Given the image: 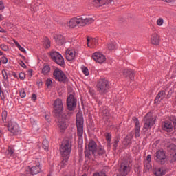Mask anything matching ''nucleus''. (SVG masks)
I'll return each instance as SVG.
<instances>
[{
    "mask_svg": "<svg viewBox=\"0 0 176 176\" xmlns=\"http://www.w3.org/2000/svg\"><path fill=\"white\" fill-rule=\"evenodd\" d=\"M92 23H94V18L81 15L72 18L67 24L69 28L74 29L76 27H86Z\"/></svg>",
    "mask_w": 176,
    "mask_h": 176,
    "instance_id": "f257e3e1",
    "label": "nucleus"
},
{
    "mask_svg": "<svg viewBox=\"0 0 176 176\" xmlns=\"http://www.w3.org/2000/svg\"><path fill=\"white\" fill-rule=\"evenodd\" d=\"M63 100L60 98L56 99L54 102V113L55 118H62L66 120L70 119L71 116H72V112L69 111L63 112Z\"/></svg>",
    "mask_w": 176,
    "mask_h": 176,
    "instance_id": "f03ea898",
    "label": "nucleus"
},
{
    "mask_svg": "<svg viewBox=\"0 0 176 176\" xmlns=\"http://www.w3.org/2000/svg\"><path fill=\"white\" fill-rule=\"evenodd\" d=\"M72 149V140L68 138H65L60 147V153L62 157H68V156H69V153H71Z\"/></svg>",
    "mask_w": 176,
    "mask_h": 176,
    "instance_id": "7ed1b4c3",
    "label": "nucleus"
},
{
    "mask_svg": "<svg viewBox=\"0 0 176 176\" xmlns=\"http://www.w3.org/2000/svg\"><path fill=\"white\" fill-rule=\"evenodd\" d=\"M97 91L100 94H105L109 91V82L105 78L99 80L97 84Z\"/></svg>",
    "mask_w": 176,
    "mask_h": 176,
    "instance_id": "20e7f679",
    "label": "nucleus"
},
{
    "mask_svg": "<svg viewBox=\"0 0 176 176\" xmlns=\"http://www.w3.org/2000/svg\"><path fill=\"white\" fill-rule=\"evenodd\" d=\"M77 136L80 140L83 138V117L82 115H76Z\"/></svg>",
    "mask_w": 176,
    "mask_h": 176,
    "instance_id": "39448f33",
    "label": "nucleus"
},
{
    "mask_svg": "<svg viewBox=\"0 0 176 176\" xmlns=\"http://www.w3.org/2000/svg\"><path fill=\"white\" fill-rule=\"evenodd\" d=\"M144 129L146 130L151 129L156 122V117L152 113H148L144 117Z\"/></svg>",
    "mask_w": 176,
    "mask_h": 176,
    "instance_id": "423d86ee",
    "label": "nucleus"
},
{
    "mask_svg": "<svg viewBox=\"0 0 176 176\" xmlns=\"http://www.w3.org/2000/svg\"><path fill=\"white\" fill-rule=\"evenodd\" d=\"M50 57L52 60L54 61L58 65H60V67H63L65 65V63L64 62V58H63V56L60 54L58 52L52 51L50 53Z\"/></svg>",
    "mask_w": 176,
    "mask_h": 176,
    "instance_id": "0eeeda50",
    "label": "nucleus"
},
{
    "mask_svg": "<svg viewBox=\"0 0 176 176\" xmlns=\"http://www.w3.org/2000/svg\"><path fill=\"white\" fill-rule=\"evenodd\" d=\"M76 102L77 100L76 98H75V96H74L72 94H70L67 99V109L69 111L75 110V108H76Z\"/></svg>",
    "mask_w": 176,
    "mask_h": 176,
    "instance_id": "6e6552de",
    "label": "nucleus"
},
{
    "mask_svg": "<svg viewBox=\"0 0 176 176\" xmlns=\"http://www.w3.org/2000/svg\"><path fill=\"white\" fill-rule=\"evenodd\" d=\"M54 79L56 80H58V82H65L67 80V76H65V74H64V72L62 70H60V69H56L54 71L53 73Z\"/></svg>",
    "mask_w": 176,
    "mask_h": 176,
    "instance_id": "1a4fd4ad",
    "label": "nucleus"
},
{
    "mask_svg": "<svg viewBox=\"0 0 176 176\" xmlns=\"http://www.w3.org/2000/svg\"><path fill=\"white\" fill-rule=\"evenodd\" d=\"M155 159L160 164L166 163V153L164 151H158L155 154Z\"/></svg>",
    "mask_w": 176,
    "mask_h": 176,
    "instance_id": "9d476101",
    "label": "nucleus"
},
{
    "mask_svg": "<svg viewBox=\"0 0 176 176\" xmlns=\"http://www.w3.org/2000/svg\"><path fill=\"white\" fill-rule=\"evenodd\" d=\"M160 35L157 32H153L150 37V43L154 46H159L160 45Z\"/></svg>",
    "mask_w": 176,
    "mask_h": 176,
    "instance_id": "9b49d317",
    "label": "nucleus"
},
{
    "mask_svg": "<svg viewBox=\"0 0 176 176\" xmlns=\"http://www.w3.org/2000/svg\"><path fill=\"white\" fill-rule=\"evenodd\" d=\"M8 130L13 134V135H17V134H20L21 131H20V127H19V124L16 122H10L8 124Z\"/></svg>",
    "mask_w": 176,
    "mask_h": 176,
    "instance_id": "f8f14e48",
    "label": "nucleus"
},
{
    "mask_svg": "<svg viewBox=\"0 0 176 176\" xmlns=\"http://www.w3.org/2000/svg\"><path fill=\"white\" fill-rule=\"evenodd\" d=\"M122 176H126L130 173V162H124L121 164L120 168Z\"/></svg>",
    "mask_w": 176,
    "mask_h": 176,
    "instance_id": "ddd939ff",
    "label": "nucleus"
},
{
    "mask_svg": "<svg viewBox=\"0 0 176 176\" xmlns=\"http://www.w3.org/2000/svg\"><path fill=\"white\" fill-rule=\"evenodd\" d=\"M92 58L96 61V63H98L99 64L105 63V60H107L105 56L100 52H94L92 54Z\"/></svg>",
    "mask_w": 176,
    "mask_h": 176,
    "instance_id": "4468645a",
    "label": "nucleus"
},
{
    "mask_svg": "<svg viewBox=\"0 0 176 176\" xmlns=\"http://www.w3.org/2000/svg\"><path fill=\"white\" fill-rule=\"evenodd\" d=\"M57 119H58V127L60 133H64V131L67 130V127H68V125H67V122H65V120H69V119H64L62 117L59 118H57Z\"/></svg>",
    "mask_w": 176,
    "mask_h": 176,
    "instance_id": "2eb2a0df",
    "label": "nucleus"
},
{
    "mask_svg": "<svg viewBox=\"0 0 176 176\" xmlns=\"http://www.w3.org/2000/svg\"><path fill=\"white\" fill-rule=\"evenodd\" d=\"M54 39L56 45H58V46H63V45L66 42L65 37L63 36V34H54Z\"/></svg>",
    "mask_w": 176,
    "mask_h": 176,
    "instance_id": "dca6fc26",
    "label": "nucleus"
},
{
    "mask_svg": "<svg viewBox=\"0 0 176 176\" xmlns=\"http://www.w3.org/2000/svg\"><path fill=\"white\" fill-rule=\"evenodd\" d=\"M112 0H93L92 3L96 8L104 6V5H109L112 3Z\"/></svg>",
    "mask_w": 176,
    "mask_h": 176,
    "instance_id": "f3484780",
    "label": "nucleus"
},
{
    "mask_svg": "<svg viewBox=\"0 0 176 176\" xmlns=\"http://www.w3.org/2000/svg\"><path fill=\"white\" fill-rule=\"evenodd\" d=\"M164 98H166V91L162 90L157 94L154 101L155 104H160L162 100H164Z\"/></svg>",
    "mask_w": 176,
    "mask_h": 176,
    "instance_id": "a211bd4d",
    "label": "nucleus"
},
{
    "mask_svg": "<svg viewBox=\"0 0 176 176\" xmlns=\"http://www.w3.org/2000/svg\"><path fill=\"white\" fill-rule=\"evenodd\" d=\"M97 143H96V142H94V140L89 142L88 144V150L92 153V155L94 156H96L97 153Z\"/></svg>",
    "mask_w": 176,
    "mask_h": 176,
    "instance_id": "6ab92c4d",
    "label": "nucleus"
},
{
    "mask_svg": "<svg viewBox=\"0 0 176 176\" xmlns=\"http://www.w3.org/2000/svg\"><path fill=\"white\" fill-rule=\"evenodd\" d=\"M135 123V138H140V131L141 130V126H140V121L137 118H133Z\"/></svg>",
    "mask_w": 176,
    "mask_h": 176,
    "instance_id": "aec40b11",
    "label": "nucleus"
},
{
    "mask_svg": "<svg viewBox=\"0 0 176 176\" xmlns=\"http://www.w3.org/2000/svg\"><path fill=\"white\" fill-rule=\"evenodd\" d=\"M76 52L74 50H67L65 52V57L67 61H72L75 58Z\"/></svg>",
    "mask_w": 176,
    "mask_h": 176,
    "instance_id": "412c9836",
    "label": "nucleus"
},
{
    "mask_svg": "<svg viewBox=\"0 0 176 176\" xmlns=\"http://www.w3.org/2000/svg\"><path fill=\"white\" fill-rule=\"evenodd\" d=\"M87 45L88 47L94 49L98 45V40L97 38H87Z\"/></svg>",
    "mask_w": 176,
    "mask_h": 176,
    "instance_id": "4be33fe9",
    "label": "nucleus"
},
{
    "mask_svg": "<svg viewBox=\"0 0 176 176\" xmlns=\"http://www.w3.org/2000/svg\"><path fill=\"white\" fill-rule=\"evenodd\" d=\"M170 157H172L170 162L173 163V162H176V146L172 144L169 146Z\"/></svg>",
    "mask_w": 176,
    "mask_h": 176,
    "instance_id": "5701e85b",
    "label": "nucleus"
},
{
    "mask_svg": "<svg viewBox=\"0 0 176 176\" xmlns=\"http://www.w3.org/2000/svg\"><path fill=\"white\" fill-rule=\"evenodd\" d=\"M123 76H124V78H129L131 80H133V79H134V72L131 69H124Z\"/></svg>",
    "mask_w": 176,
    "mask_h": 176,
    "instance_id": "b1692460",
    "label": "nucleus"
},
{
    "mask_svg": "<svg viewBox=\"0 0 176 176\" xmlns=\"http://www.w3.org/2000/svg\"><path fill=\"white\" fill-rule=\"evenodd\" d=\"M163 129L168 133L173 131V124L170 121H165L163 125Z\"/></svg>",
    "mask_w": 176,
    "mask_h": 176,
    "instance_id": "393cba45",
    "label": "nucleus"
},
{
    "mask_svg": "<svg viewBox=\"0 0 176 176\" xmlns=\"http://www.w3.org/2000/svg\"><path fill=\"white\" fill-rule=\"evenodd\" d=\"M29 173L32 175H36V174H39V173H41V166H39V165L32 166L29 169Z\"/></svg>",
    "mask_w": 176,
    "mask_h": 176,
    "instance_id": "a878e982",
    "label": "nucleus"
},
{
    "mask_svg": "<svg viewBox=\"0 0 176 176\" xmlns=\"http://www.w3.org/2000/svg\"><path fill=\"white\" fill-rule=\"evenodd\" d=\"M133 140V135L130 134L126 135V137L124 138V140L122 142V144L124 146H129V145H131V140Z\"/></svg>",
    "mask_w": 176,
    "mask_h": 176,
    "instance_id": "bb28decb",
    "label": "nucleus"
},
{
    "mask_svg": "<svg viewBox=\"0 0 176 176\" xmlns=\"http://www.w3.org/2000/svg\"><path fill=\"white\" fill-rule=\"evenodd\" d=\"M96 153L98 155V156H104V155L107 153V151L102 146H100L96 148Z\"/></svg>",
    "mask_w": 176,
    "mask_h": 176,
    "instance_id": "cd10ccee",
    "label": "nucleus"
},
{
    "mask_svg": "<svg viewBox=\"0 0 176 176\" xmlns=\"http://www.w3.org/2000/svg\"><path fill=\"white\" fill-rule=\"evenodd\" d=\"M155 175L156 176H163L164 175V171L163 170V168H160L155 170L154 173Z\"/></svg>",
    "mask_w": 176,
    "mask_h": 176,
    "instance_id": "c85d7f7f",
    "label": "nucleus"
},
{
    "mask_svg": "<svg viewBox=\"0 0 176 176\" xmlns=\"http://www.w3.org/2000/svg\"><path fill=\"white\" fill-rule=\"evenodd\" d=\"M50 72V65H45L42 69V74L43 75H47Z\"/></svg>",
    "mask_w": 176,
    "mask_h": 176,
    "instance_id": "c756f323",
    "label": "nucleus"
},
{
    "mask_svg": "<svg viewBox=\"0 0 176 176\" xmlns=\"http://www.w3.org/2000/svg\"><path fill=\"white\" fill-rule=\"evenodd\" d=\"M14 154V148H13L12 146H8L7 155L8 156H13Z\"/></svg>",
    "mask_w": 176,
    "mask_h": 176,
    "instance_id": "7c9ffc66",
    "label": "nucleus"
},
{
    "mask_svg": "<svg viewBox=\"0 0 176 176\" xmlns=\"http://www.w3.org/2000/svg\"><path fill=\"white\" fill-rule=\"evenodd\" d=\"M102 116H103L104 118H108L109 116V111L107 109V107H105L103 111L101 113Z\"/></svg>",
    "mask_w": 176,
    "mask_h": 176,
    "instance_id": "2f4dec72",
    "label": "nucleus"
},
{
    "mask_svg": "<svg viewBox=\"0 0 176 176\" xmlns=\"http://www.w3.org/2000/svg\"><path fill=\"white\" fill-rule=\"evenodd\" d=\"M65 157V158L62 160V162L60 163V167L62 168H64V167H65V166H67V163H68L69 156L68 157Z\"/></svg>",
    "mask_w": 176,
    "mask_h": 176,
    "instance_id": "473e14b6",
    "label": "nucleus"
},
{
    "mask_svg": "<svg viewBox=\"0 0 176 176\" xmlns=\"http://www.w3.org/2000/svg\"><path fill=\"white\" fill-rule=\"evenodd\" d=\"M49 141H47V140L45 139L44 140H43V149H45V151L49 149Z\"/></svg>",
    "mask_w": 176,
    "mask_h": 176,
    "instance_id": "72a5a7b5",
    "label": "nucleus"
},
{
    "mask_svg": "<svg viewBox=\"0 0 176 176\" xmlns=\"http://www.w3.org/2000/svg\"><path fill=\"white\" fill-rule=\"evenodd\" d=\"M90 152H91L90 150L85 149V157H87V159H91V153Z\"/></svg>",
    "mask_w": 176,
    "mask_h": 176,
    "instance_id": "f704fd0d",
    "label": "nucleus"
},
{
    "mask_svg": "<svg viewBox=\"0 0 176 176\" xmlns=\"http://www.w3.org/2000/svg\"><path fill=\"white\" fill-rule=\"evenodd\" d=\"M2 120L3 122H6V118H8V111H3L2 114H1Z\"/></svg>",
    "mask_w": 176,
    "mask_h": 176,
    "instance_id": "c9c22d12",
    "label": "nucleus"
},
{
    "mask_svg": "<svg viewBox=\"0 0 176 176\" xmlns=\"http://www.w3.org/2000/svg\"><path fill=\"white\" fill-rule=\"evenodd\" d=\"M170 120L171 122L173 123V127H174L175 130H176V117L175 116L170 117Z\"/></svg>",
    "mask_w": 176,
    "mask_h": 176,
    "instance_id": "e433bc0d",
    "label": "nucleus"
},
{
    "mask_svg": "<svg viewBox=\"0 0 176 176\" xmlns=\"http://www.w3.org/2000/svg\"><path fill=\"white\" fill-rule=\"evenodd\" d=\"M163 24H164V20L163 19V18H159L157 20V25L161 27V25H163Z\"/></svg>",
    "mask_w": 176,
    "mask_h": 176,
    "instance_id": "4c0bfd02",
    "label": "nucleus"
},
{
    "mask_svg": "<svg viewBox=\"0 0 176 176\" xmlns=\"http://www.w3.org/2000/svg\"><path fill=\"white\" fill-rule=\"evenodd\" d=\"M19 94H20V97H21V98H24V97H25V96H26L25 89H21L19 91Z\"/></svg>",
    "mask_w": 176,
    "mask_h": 176,
    "instance_id": "58836bf2",
    "label": "nucleus"
},
{
    "mask_svg": "<svg viewBox=\"0 0 176 176\" xmlns=\"http://www.w3.org/2000/svg\"><path fill=\"white\" fill-rule=\"evenodd\" d=\"M107 47L109 50H115L116 46L115 44L111 43L108 44Z\"/></svg>",
    "mask_w": 176,
    "mask_h": 176,
    "instance_id": "ea45409f",
    "label": "nucleus"
},
{
    "mask_svg": "<svg viewBox=\"0 0 176 176\" xmlns=\"http://www.w3.org/2000/svg\"><path fill=\"white\" fill-rule=\"evenodd\" d=\"M112 140V136L110 133H107L106 135V140L107 141L108 144H111V141Z\"/></svg>",
    "mask_w": 176,
    "mask_h": 176,
    "instance_id": "a19ab883",
    "label": "nucleus"
},
{
    "mask_svg": "<svg viewBox=\"0 0 176 176\" xmlns=\"http://www.w3.org/2000/svg\"><path fill=\"white\" fill-rule=\"evenodd\" d=\"M45 46L47 49H49L50 47V40L49 38H45Z\"/></svg>",
    "mask_w": 176,
    "mask_h": 176,
    "instance_id": "79ce46f5",
    "label": "nucleus"
},
{
    "mask_svg": "<svg viewBox=\"0 0 176 176\" xmlns=\"http://www.w3.org/2000/svg\"><path fill=\"white\" fill-rule=\"evenodd\" d=\"M1 49H2V50H4V52H7V50H9V47H8V45H5V44H1L0 45Z\"/></svg>",
    "mask_w": 176,
    "mask_h": 176,
    "instance_id": "37998d69",
    "label": "nucleus"
},
{
    "mask_svg": "<svg viewBox=\"0 0 176 176\" xmlns=\"http://www.w3.org/2000/svg\"><path fill=\"white\" fill-rule=\"evenodd\" d=\"M53 83V82L52 81V79L48 78L46 80V86L47 87H50V86H52V84Z\"/></svg>",
    "mask_w": 176,
    "mask_h": 176,
    "instance_id": "c03bdc74",
    "label": "nucleus"
},
{
    "mask_svg": "<svg viewBox=\"0 0 176 176\" xmlns=\"http://www.w3.org/2000/svg\"><path fill=\"white\" fill-rule=\"evenodd\" d=\"M82 69L83 74H84L86 76H88V75H89V69H87V67H83Z\"/></svg>",
    "mask_w": 176,
    "mask_h": 176,
    "instance_id": "a18cd8bd",
    "label": "nucleus"
},
{
    "mask_svg": "<svg viewBox=\"0 0 176 176\" xmlns=\"http://www.w3.org/2000/svg\"><path fill=\"white\" fill-rule=\"evenodd\" d=\"M2 75L3 79H5V80H8V73L5 70L2 71Z\"/></svg>",
    "mask_w": 176,
    "mask_h": 176,
    "instance_id": "49530a36",
    "label": "nucleus"
},
{
    "mask_svg": "<svg viewBox=\"0 0 176 176\" xmlns=\"http://www.w3.org/2000/svg\"><path fill=\"white\" fill-rule=\"evenodd\" d=\"M19 78L21 79V80H24L25 79V74L21 72L19 74Z\"/></svg>",
    "mask_w": 176,
    "mask_h": 176,
    "instance_id": "de8ad7c7",
    "label": "nucleus"
},
{
    "mask_svg": "<svg viewBox=\"0 0 176 176\" xmlns=\"http://www.w3.org/2000/svg\"><path fill=\"white\" fill-rule=\"evenodd\" d=\"M118 144H119V139H116L114 142H113L114 149H116V148H118Z\"/></svg>",
    "mask_w": 176,
    "mask_h": 176,
    "instance_id": "09e8293b",
    "label": "nucleus"
},
{
    "mask_svg": "<svg viewBox=\"0 0 176 176\" xmlns=\"http://www.w3.org/2000/svg\"><path fill=\"white\" fill-rule=\"evenodd\" d=\"M1 62L3 64H6L8 63V58L3 56L1 58Z\"/></svg>",
    "mask_w": 176,
    "mask_h": 176,
    "instance_id": "8fccbe9b",
    "label": "nucleus"
},
{
    "mask_svg": "<svg viewBox=\"0 0 176 176\" xmlns=\"http://www.w3.org/2000/svg\"><path fill=\"white\" fill-rule=\"evenodd\" d=\"M163 1V2H166V3H174L175 2V0H161Z\"/></svg>",
    "mask_w": 176,
    "mask_h": 176,
    "instance_id": "3c124183",
    "label": "nucleus"
},
{
    "mask_svg": "<svg viewBox=\"0 0 176 176\" xmlns=\"http://www.w3.org/2000/svg\"><path fill=\"white\" fill-rule=\"evenodd\" d=\"M18 49L22 52L23 53H27V51H25V49H24V47H21V45H19L18 47Z\"/></svg>",
    "mask_w": 176,
    "mask_h": 176,
    "instance_id": "603ef678",
    "label": "nucleus"
},
{
    "mask_svg": "<svg viewBox=\"0 0 176 176\" xmlns=\"http://www.w3.org/2000/svg\"><path fill=\"white\" fill-rule=\"evenodd\" d=\"M5 9V6L3 5V1H0V10H3Z\"/></svg>",
    "mask_w": 176,
    "mask_h": 176,
    "instance_id": "864d4df0",
    "label": "nucleus"
},
{
    "mask_svg": "<svg viewBox=\"0 0 176 176\" xmlns=\"http://www.w3.org/2000/svg\"><path fill=\"white\" fill-rule=\"evenodd\" d=\"M19 64L21 66H22L23 68H27V65H25V63H24V62H23V60H21Z\"/></svg>",
    "mask_w": 176,
    "mask_h": 176,
    "instance_id": "5fc2aeb1",
    "label": "nucleus"
},
{
    "mask_svg": "<svg viewBox=\"0 0 176 176\" xmlns=\"http://www.w3.org/2000/svg\"><path fill=\"white\" fill-rule=\"evenodd\" d=\"M146 160L148 162V163H151V161L152 160V156L151 155H147Z\"/></svg>",
    "mask_w": 176,
    "mask_h": 176,
    "instance_id": "6e6d98bb",
    "label": "nucleus"
},
{
    "mask_svg": "<svg viewBox=\"0 0 176 176\" xmlns=\"http://www.w3.org/2000/svg\"><path fill=\"white\" fill-rule=\"evenodd\" d=\"M32 100L33 101H36V94H32Z\"/></svg>",
    "mask_w": 176,
    "mask_h": 176,
    "instance_id": "4d7b16f0",
    "label": "nucleus"
},
{
    "mask_svg": "<svg viewBox=\"0 0 176 176\" xmlns=\"http://www.w3.org/2000/svg\"><path fill=\"white\" fill-rule=\"evenodd\" d=\"M40 162H41V160L36 159L35 161L36 166H39V167H41Z\"/></svg>",
    "mask_w": 176,
    "mask_h": 176,
    "instance_id": "13d9d810",
    "label": "nucleus"
},
{
    "mask_svg": "<svg viewBox=\"0 0 176 176\" xmlns=\"http://www.w3.org/2000/svg\"><path fill=\"white\" fill-rule=\"evenodd\" d=\"M144 167H146V168L149 170V168H151V164H149V162L147 164H144Z\"/></svg>",
    "mask_w": 176,
    "mask_h": 176,
    "instance_id": "bf43d9fd",
    "label": "nucleus"
},
{
    "mask_svg": "<svg viewBox=\"0 0 176 176\" xmlns=\"http://www.w3.org/2000/svg\"><path fill=\"white\" fill-rule=\"evenodd\" d=\"M14 43L16 45L17 47L20 46V43L16 40H14Z\"/></svg>",
    "mask_w": 176,
    "mask_h": 176,
    "instance_id": "052dcab7",
    "label": "nucleus"
},
{
    "mask_svg": "<svg viewBox=\"0 0 176 176\" xmlns=\"http://www.w3.org/2000/svg\"><path fill=\"white\" fill-rule=\"evenodd\" d=\"M0 32L6 33V32L5 31V29L0 26Z\"/></svg>",
    "mask_w": 176,
    "mask_h": 176,
    "instance_id": "680f3d73",
    "label": "nucleus"
},
{
    "mask_svg": "<svg viewBox=\"0 0 176 176\" xmlns=\"http://www.w3.org/2000/svg\"><path fill=\"white\" fill-rule=\"evenodd\" d=\"M28 73L30 74V76H32V69H29Z\"/></svg>",
    "mask_w": 176,
    "mask_h": 176,
    "instance_id": "e2e57ef3",
    "label": "nucleus"
},
{
    "mask_svg": "<svg viewBox=\"0 0 176 176\" xmlns=\"http://www.w3.org/2000/svg\"><path fill=\"white\" fill-rule=\"evenodd\" d=\"M12 75L14 78H17V74H16V72H12Z\"/></svg>",
    "mask_w": 176,
    "mask_h": 176,
    "instance_id": "0e129e2a",
    "label": "nucleus"
},
{
    "mask_svg": "<svg viewBox=\"0 0 176 176\" xmlns=\"http://www.w3.org/2000/svg\"><path fill=\"white\" fill-rule=\"evenodd\" d=\"M45 119H46L47 120H49V116H45Z\"/></svg>",
    "mask_w": 176,
    "mask_h": 176,
    "instance_id": "69168bd1",
    "label": "nucleus"
},
{
    "mask_svg": "<svg viewBox=\"0 0 176 176\" xmlns=\"http://www.w3.org/2000/svg\"><path fill=\"white\" fill-rule=\"evenodd\" d=\"M3 52H2V51L0 50V56H3Z\"/></svg>",
    "mask_w": 176,
    "mask_h": 176,
    "instance_id": "338daca9",
    "label": "nucleus"
},
{
    "mask_svg": "<svg viewBox=\"0 0 176 176\" xmlns=\"http://www.w3.org/2000/svg\"><path fill=\"white\" fill-rule=\"evenodd\" d=\"M0 20H2V14H0Z\"/></svg>",
    "mask_w": 176,
    "mask_h": 176,
    "instance_id": "774afa93",
    "label": "nucleus"
}]
</instances>
